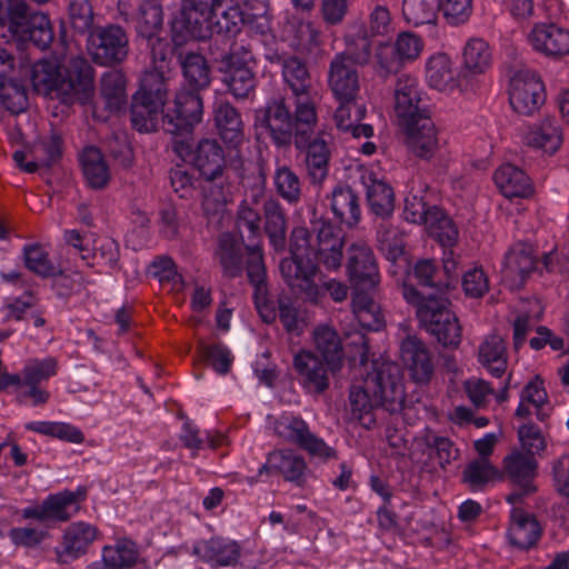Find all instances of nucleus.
I'll return each mask as SVG.
<instances>
[{"instance_id":"nucleus-1","label":"nucleus","mask_w":569,"mask_h":569,"mask_svg":"<svg viewBox=\"0 0 569 569\" xmlns=\"http://www.w3.org/2000/svg\"><path fill=\"white\" fill-rule=\"evenodd\" d=\"M313 236L306 228H296L291 233V257L280 261V273L286 283L306 300L318 303L321 297V288L317 286L315 278L319 272L316 260L327 270H338L343 258L342 231L330 222L321 221L315 227Z\"/></svg>"},{"instance_id":"nucleus-2","label":"nucleus","mask_w":569,"mask_h":569,"mask_svg":"<svg viewBox=\"0 0 569 569\" xmlns=\"http://www.w3.org/2000/svg\"><path fill=\"white\" fill-rule=\"evenodd\" d=\"M351 415L365 428L375 425L373 411L380 407L393 413L405 403V389L399 367L389 361H373L366 376L350 388Z\"/></svg>"},{"instance_id":"nucleus-3","label":"nucleus","mask_w":569,"mask_h":569,"mask_svg":"<svg viewBox=\"0 0 569 569\" xmlns=\"http://www.w3.org/2000/svg\"><path fill=\"white\" fill-rule=\"evenodd\" d=\"M93 72V68L82 57H74L69 61L66 77L57 62L39 60L31 67L30 80L39 94L54 93L63 103L84 104L90 101L94 91Z\"/></svg>"},{"instance_id":"nucleus-4","label":"nucleus","mask_w":569,"mask_h":569,"mask_svg":"<svg viewBox=\"0 0 569 569\" xmlns=\"http://www.w3.org/2000/svg\"><path fill=\"white\" fill-rule=\"evenodd\" d=\"M291 113L284 98H274L261 110V126L277 147H287L292 139L298 149H305L315 133L318 122L317 109L311 108L309 116L300 112L299 103L293 101Z\"/></svg>"},{"instance_id":"nucleus-5","label":"nucleus","mask_w":569,"mask_h":569,"mask_svg":"<svg viewBox=\"0 0 569 569\" xmlns=\"http://www.w3.org/2000/svg\"><path fill=\"white\" fill-rule=\"evenodd\" d=\"M405 300L416 308L421 326L436 337L443 347L457 348L461 342L462 328L455 312L449 308V300L439 295H425L412 284L403 283L401 288Z\"/></svg>"},{"instance_id":"nucleus-6","label":"nucleus","mask_w":569,"mask_h":569,"mask_svg":"<svg viewBox=\"0 0 569 569\" xmlns=\"http://www.w3.org/2000/svg\"><path fill=\"white\" fill-rule=\"evenodd\" d=\"M192 164L200 176L209 183H214L218 190L211 194H204L202 208L206 213L217 211L227 203L223 192L226 181L227 157L221 144L214 139H202L191 152Z\"/></svg>"},{"instance_id":"nucleus-7","label":"nucleus","mask_w":569,"mask_h":569,"mask_svg":"<svg viewBox=\"0 0 569 569\" xmlns=\"http://www.w3.org/2000/svg\"><path fill=\"white\" fill-rule=\"evenodd\" d=\"M9 30L20 42H31L40 50L47 49L53 41V30L49 18L43 13H28L24 2L11 10Z\"/></svg>"},{"instance_id":"nucleus-8","label":"nucleus","mask_w":569,"mask_h":569,"mask_svg":"<svg viewBox=\"0 0 569 569\" xmlns=\"http://www.w3.org/2000/svg\"><path fill=\"white\" fill-rule=\"evenodd\" d=\"M217 8L200 7L182 0L179 14L172 22V41L182 44L188 39L204 40L212 36V19Z\"/></svg>"},{"instance_id":"nucleus-9","label":"nucleus","mask_w":569,"mask_h":569,"mask_svg":"<svg viewBox=\"0 0 569 569\" xmlns=\"http://www.w3.org/2000/svg\"><path fill=\"white\" fill-rule=\"evenodd\" d=\"M86 498V490H64L50 495L42 503L22 510V518L37 520L41 523L64 522L79 510V502Z\"/></svg>"},{"instance_id":"nucleus-10","label":"nucleus","mask_w":569,"mask_h":569,"mask_svg":"<svg viewBox=\"0 0 569 569\" xmlns=\"http://www.w3.org/2000/svg\"><path fill=\"white\" fill-rule=\"evenodd\" d=\"M203 103L198 90L183 89L174 98L173 114L162 116L163 129L173 136L190 133L202 120Z\"/></svg>"},{"instance_id":"nucleus-11","label":"nucleus","mask_w":569,"mask_h":569,"mask_svg":"<svg viewBox=\"0 0 569 569\" xmlns=\"http://www.w3.org/2000/svg\"><path fill=\"white\" fill-rule=\"evenodd\" d=\"M92 58L99 64H113L123 61L129 52L126 31L116 24L94 29L90 34Z\"/></svg>"},{"instance_id":"nucleus-12","label":"nucleus","mask_w":569,"mask_h":569,"mask_svg":"<svg viewBox=\"0 0 569 569\" xmlns=\"http://www.w3.org/2000/svg\"><path fill=\"white\" fill-rule=\"evenodd\" d=\"M509 101L512 109L522 116L536 112L545 102V89L535 72L517 71L510 80Z\"/></svg>"},{"instance_id":"nucleus-13","label":"nucleus","mask_w":569,"mask_h":569,"mask_svg":"<svg viewBox=\"0 0 569 569\" xmlns=\"http://www.w3.org/2000/svg\"><path fill=\"white\" fill-rule=\"evenodd\" d=\"M393 108L399 126L429 116L417 78L409 74L397 78L393 89Z\"/></svg>"},{"instance_id":"nucleus-14","label":"nucleus","mask_w":569,"mask_h":569,"mask_svg":"<svg viewBox=\"0 0 569 569\" xmlns=\"http://www.w3.org/2000/svg\"><path fill=\"white\" fill-rule=\"evenodd\" d=\"M277 435L289 442L298 445L311 457L320 460H328L337 457L333 448L329 447L322 439L310 432L308 425L301 418H283L276 422Z\"/></svg>"},{"instance_id":"nucleus-15","label":"nucleus","mask_w":569,"mask_h":569,"mask_svg":"<svg viewBox=\"0 0 569 569\" xmlns=\"http://www.w3.org/2000/svg\"><path fill=\"white\" fill-rule=\"evenodd\" d=\"M347 272L356 290H373L380 282L377 261L371 248L362 241L352 243L348 250Z\"/></svg>"},{"instance_id":"nucleus-16","label":"nucleus","mask_w":569,"mask_h":569,"mask_svg":"<svg viewBox=\"0 0 569 569\" xmlns=\"http://www.w3.org/2000/svg\"><path fill=\"white\" fill-rule=\"evenodd\" d=\"M533 51L555 60L569 54V29L553 22L535 23L527 34Z\"/></svg>"},{"instance_id":"nucleus-17","label":"nucleus","mask_w":569,"mask_h":569,"mask_svg":"<svg viewBox=\"0 0 569 569\" xmlns=\"http://www.w3.org/2000/svg\"><path fill=\"white\" fill-rule=\"evenodd\" d=\"M282 76L293 101L301 108L300 112L309 116L311 108L317 109V94L312 92L311 77L305 62L296 57L284 59Z\"/></svg>"},{"instance_id":"nucleus-18","label":"nucleus","mask_w":569,"mask_h":569,"mask_svg":"<svg viewBox=\"0 0 569 569\" xmlns=\"http://www.w3.org/2000/svg\"><path fill=\"white\" fill-rule=\"evenodd\" d=\"M293 368L299 383L307 392L321 395L329 388L328 363L312 351H299L293 358Z\"/></svg>"},{"instance_id":"nucleus-19","label":"nucleus","mask_w":569,"mask_h":569,"mask_svg":"<svg viewBox=\"0 0 569 569\" xmlns=\"http://www.w3.org/2000/svg\"><path fill=\"white\" fill-rule=\"evenodd\" d=\"M538 263L535 248L529 243L518 242L510 248L505 257L502 279L511 289H519L537 270Z\"/></svg>"},{"instance_id":"nucleus-20","label":"nucleus","mask_w":569,"mask_h":569,"mask_svg":"<svg viewBox=\"0 0 569 569\" xmlns=\"http://www.w3.org/2000/svg\"><path fill=\"white\" fill-rule=\"evenodd\" d=\"M405 143L416 157L430 160L439 149L438 131L430 116L400 126Z\"/></svg>"},{"instance_id":"nucleus-21","label":"nucleus","mask_w":569,"mask_h":569,"mask_svg":"<svg viewBox=\"0 0 569 569\" xmlns=\"http://www.w3.org/2000/svg\"><path fill=\"white\" fill-rule=\"evenodd\" d=\"M98 529L86 522H76L67 527L59 546L56 548L57 561L66 565L84 555L97 539Z\"/></svg>"},{"instance_id":"nucleus-22","label":"nucleus","mask_w":569,"mask_h":569,"mask_svg":"<svg viewBox=\"0 0 569 569\" xmlns=\"http://www.w3.org/2000/svg\"><path fill=\"white\" fill-rule=\"evenodd\" d=\"M522 142L535 150L553 154L563 143L562 128L557 118L545 117L527 127Z\"/></svg>"},{"instance_id":"nucleus-23","label":"nucleus","mask_w":569,"mask_h":569,"mask_svg":"<svg viewBox=\"0 0 569 569\" xmlns=\"http://www.w3.org/2000/svg\"><path fill=\"white\" fill-rule=\"evenodd\" d=\"M328 84L339 101L356 100L360 90L359 73L347 57L335 56L329 66Z\"/></svg>"},{"instance_id":"nucleus-24","label":"nucleus","mask_w":569,"mask_h":569,"mask_svg":"<svg viewBox=\"0 0 569 569\" xmlns=\"http://www.w3.org/2000/svg\"><path fill=\"white\" fill-rule=\"evenodd\" d=\"M401 359L417 383H428L433 375V363L426 343L417 337L401 342Z\"/></svg>"},{"instance_id":"nucleus-25","label":"nucleus","mask_w":569,"mask_h":569,"mask_svg":"<svg viewBox=\"0 0 569 569\" xmlns=\"http://www.w3.org/2000/svg\"><path fill=\"white\" fill-rule=\"evenodd\" d=\"M32 160L26 161L27 154L23 151H16L12 156L16 164L28 173H33L40 168H49L62 154V139L59 134L52 133L33 144L31 150Z\"/></svg>"},{"instance_id":"nucleus-26","label":"nucleus","mask_w":569,"mask_h":569,"mask_svg":"<svg viewBox=\"0 0 569 569\" xmlns=\"http://www.w3.org/2000/svg\"><path fill=\"white\" fill-rule=\"evenodd\" d=\"M541 532L542 529L532 513L519 507L512 508L508 527V539L513 547L520 550H528L535 547L540 539Z\"/></svg>"},{"instance_id":"nucleus-27","label":"nucleus","mask_w":569,"mask_h":569,"mask_svg":"<svg viewBox=\"0 0 569 569\" xmlns=\"http://www.w3.org/2000/svg\"><path fill=\"white\" fill-rule=\"evenodd\" d=\"M307 465L305 459L292 450H276L268 456L267 463L259 469V475L276 472L287 481L302 486Z\"/></svg>"},{"instance_id":"nucleus-28","label":"nucleus","mask_w":569,"mask_h":569,"mask_svg":"<svg viewBox=\"0 0 569 569\" xmlns=\"http://www.w3.org/2000/svg\"><path fill=\"white\" fill-rule=\"evenodd\" d=\"M181 46L177 44L174 56L182 69L188 88L198 91L206 89L211 81V70L206 58L193 50H186Z\"/></svg>"},{"instance_id":"nucleus-29","label":"nucleus","mask_w":569,"mask_h":569,"mask_svg":"<svg viewBox=\"0 0 569 569\" xmlns=\"http://www.w3.org/2000/svg\"><path fill=\"white\" fill-rule=\"evenodd\" d=\"M263 231L271 246L277 250H283L287 236V216L280 202L273 197L267 198L262 203Z\"/></svg>"},{"instance_id":"nucleus-30","label":"nucleus","mask_w":569,"mask_h":569,"mask_svg":"<svg viewBox=\"0 0 569 569\" xmlns=\"http://www.w3.org/2000/svg\"><path fill=\"white\" fill-rule=\"evenodd\" d=\"M493 180L506 198H527L533 191L530 178L513 164L499 167Z\"/></svg>"},{"instance_id":"nucleus-31","label":"nucleus","mask_w":569,"mask_h":569,"mask_svg":"<svg viewBox=\"0 0 569 569\" xmlns=\"http://www.w3.org/2000/svg\"><path fill=\"white\" fill-rule=\"evenodd\" d=\"M137 33L142 37L160 34L163 27V9L160 0H138L132 20Z\"/></svg>"},{"instance_id":"nucleus-32","label":"nucleus","mask_w":569,"mask_h":569,"mask_svg":"<svg viewBox=\"0 0 569 569\" xmlns=\"http://www.w3.org/2000/svg\"><path fill=\"white\" fill-rule=\"evenodd\" d=\"M313 342L330 371H338L343 361V348L337 331L326 325L319 326L313 331Z\"/></svg>"},{"instance_id":"nucleus-33","label":"nucleus","mask_w":569,"mask_h":569,"mask_svg":"<svg viewBox=\"0 0 569 569\" xmlns=\"http://www.w3.org/2000/svg\"><path fill=\"white\" fill-rule=\"evenodd\" d=\"M82 172L87 184L94 190H103L111 180V172L102 153L96 147H87L81 154Z\"/></svg>"},{"instance_id":"nucleus-34","label":"nucleus","mask_w":569,"mask_h":569,"mask_svg":"<svg viewBox=\"0 0 569 569\" xmlns=\"http://www.w3.org/2000/svg\"><path fill=\"white\" fill-rule=\"evenodd\" d=\"M537 462L532 455L513 452L505 458V471L515 485L523 489V493H532L536 487L532 479Z\"/></svg>"},{"instance_id":"nucleus-35","label":"nucleus","mask_w":569,"mask_h":569,"mask_svg":"<svg viewBox=\"0 0 569 569\" xmlns=\"http://www.w3.org/2000/svg\"><path fill=\"white\" fill-rule=\"evenodd\" d=\"M478 360L491 375L501 377L508 367L507 346L502 337H486L479 345Z\"/></svg>"},{"instance_id":"nucleus-36","label":"nucleus","mask_w":569,"mask_h":569,"mask_svg":"<svg viewBox=\"0 0 569 569\" xmlns=\"http://www.w3.org/2000/svg\"><path fill=\"white\" fill-rule=\"evenodd\" d=\"M330 208L335 217L348 227L356 226L361 217L359 198L349 187H336L330 197Z\"/></svg>"},{"instance_id":"nucleus-37","label":"nucleus","mask_w":569,"mask_h":569,"mask_svg":"<svg viewBox=\"0 0 569 569\" xmlns=\"http://www.w3.org/2000/svg\"><path fill=\"white\" fill-rule=\"evenodd\" d=\"M194 553L207 561H212L219 566H230L237 562L240 548L234 541H228L222 538H212L202 540L194 546Z\"/></svg>"},{"instance_id":"nucleus-38","label":"nucleus","mask_w":569,"mask_h":569,"mask_svg":"<svg viewBox=\"0 0 569 569\" xmlns=\"http://www.w3.org/2000/svg\"><path fill=\"white\" fill-rule=\"evenodd\" d=\"M365 108L358 106L356 100L340 101L333 117L337 128L350 131L355 138H371L373 128L370 124L359 123L365 117Z\"/></svg>"},{"instance_id":"nucleus-39","label":"nucleus","mask_w":569,"mask_h":569,"mask_svg":"<svg viewBox=\"0 0 569 569\" xmlns=\"http://www.w3.org/2000/svg\"><path fill=\"white\" fill-rule=\"evenodd\" d=\"M100 94L111 112L124 109L128 103L126 76L120 70L106 72L100 81Z\"/></svg>"},{"instance_id":"nucleus-40","label":"nucleus","mask_w":569,"mask_h":569,"mask_svg":"<svg viewBox=\"0 0 569 569\" xmlns=\"http://www.w3.org/2000/svg\"><path fill=\"white\" fill-rule=\"evenodd\" d=\"M163 104L134 94L131 103V122L140 132H151L158 129L162 119Z\"/></svg>"},{"instance_id":"nucleus-41","label":"nucleus","mask_w":569,"mask_h":569,"mask_svg":"<svg viewBox=\"0 0 569 569\" xmlns=\"http://www.w3.org/2000/svg\"><path fill=\"white\" fill-rule=\"evenodd\" d=\"M214 121L220 137L233 144L243 140V122L238 110L229 102H221L214 110Z\"/></svg>"},{"instance_id":"nucleus-42","label":"nucleus","mask_w":569,"mask_h":569,"mask_svg":"<svg viewBox=\"0 0 569 569\" xmlns=\"http://www.w3.org/2000/svg\"><path fill=\"white\" fill-rule=\"evenodd\" d=\"M548 400V395L542 386V381L537 377L527 383L520 395V403L516 409V417L520 419L528 418L535 409L537 418L543 421L549 415L545 410V405Z\"/></svg>"},{"instance_id":"nucleus-43","label":"nucleus","mask_w":569,"mask_h":569,"mask_svg":"<svg viewBox=\"0 0 569 569\" xmlns=\"http://www.w3.org/2000/svg\"><path fill=\"white\" fill-rule=\"evenodd\" d=\"M365 291H355L352 311L362 328L377 331L383 327V315L380 306Z\"/></svg>"},{"instance_id":"nucleus-44","label":"nucleus","mask_w":569,"mask_h":569,"mask_svg":"<svg viewBox=\"0 0 569 569\" xmlns=\"http://www.w3.org/2000/svg\"><path fill=\"white\" fill-rule=\"evenodd\" d=\"M307 148V170L312 183H322L328 176L330 151L323 139L308 140Z\"/></svg>"},{"instance_id":"nucleus-45","label":"nucleus","mask_w":569,"mask_h":569,"mask_svg":"<svg viewBox=\"0 0 569 569\" xmlns=\"http://www.w3.org/2000/svg\"><path fill=\"white\" fill-rule=\"evenodd\" d=\"M498 479H500V473L489 459H475L466 466L462 472V481L471 491H480Z\"/></svg>"},{"instance_id":"nucleus-46","label":"nucleus","mask_w":569,"mask_h":569,"mask_svg":"<svg viewBox=\"0 0 569 569\" xmlns=\"http://www.w3.org/2000/svg\"><path fill=\"white\" fill-rule=\"evenodd\" d=\"M463 67L472 74L485 73L492 63V54L488 43L480 38L467 41L463 52Z\"/></svg>"},{"instance_id":"nucleus-47","label":"nucleus","mask_w":569,"mask_h":569,"mask_svg":"<svg viewBox=\"0 0 569 569\" xmlns=\"http://www.w3.org/2000/svg\"><path fill=\"white\" fill-rule=\"evenodd\" d=\"M223 82L238 100L249 99L254 93L256 77L251 67H226Z\"/></svg>"},{"instance_id":"nucleus-48","label":"nucleus","mask_w":569,"mask_h":569,"mask_svg":"<svg viewBox=\"0 0 569 569\" xmlns=\"http://www.w3.org/2000/svg\"><path fill=\"white\" fill-rule=\"evenodd\" d=\"M438 12L439 0H403L402 3L406 21L415 27L435 23Z\"/></svg>"},{"instance_id":"nucleus-49","label":"nucleus","mask_w":569,"mask_h":569,"mask_svg":"<svg viewBox=\"0 0 569 569\" xmlns=\"http://www.w3.org/2000/svg\"><path fill=\"white\" fill-rule=\"evenodd\" d=\"M427 81L437 90H447L455 84L451 61L446 54H437L429 59L426 69Z\"/></svg>"},{"instance_id":"nucleus-50","label":"nucleus","mask_w":569,"mask_h":569,"mask_svg":"<svg viewBox=\"0 0 569 569\" xmlns=\"http://www.w3.org/2000/svg\"><path fill=\"white\" fill-rule=\"evenodd\" d=\"M367 199L371 211L380 217H389L395 209L392 188L380 180H372L367 189Z\"/></svg>"},{"instance_id":"nucleus-51","label":"nucleus","mask_w":569,"mask_h":569,"mask_svg":"<svg viewBox=\"0 0 569 569\" xmlns=\"http://www.w3.org/2000/svg\"><path fill=\"white\" fill-rule=\"evenodd\" d=\"M167 80L164 70L154 68L146 71L140 80V88L134 94L164 106L168 99Z\"/></svg>"},{"instance_id":"nucleus-52","label":"nucleus","mask_w":569,"mask_h":569,"mask_svg":"<svg viewBox=\"0 0 569 569\" xmlns=\"http://www.w3.org/2000/svg\"><path fill=\"white\" fill-rule=\"evenodd\" d=\"M26 428L72 443H82L84 441L82 431L66 422L36 421L27 423Z\"/></svg>"},{"instance_id":"nucleus-53","label":"nucleus","mask_w":569,"mask_h":569,"mask_svg":"<svg viewBox=\"0 0 569 569\" xmlns=\"http://www.w3.org/2000/svg\"><path fill=\"white\" fill-rule=\"evenodd\" d=\"M377 239L380 250L388 260L396 261L405 253V233L399 228L387 222L381 223L378 229Z\"/></svg>"},{"instance_id":"nucleus-54","label":"nucleus","mask_w":569,"mask_h":569,"mask_svg":"<svg viewBox=\"0 0 569 569\" xmlns=\"http://www.w3.org/2000/svg\"><path fill=\"white\" fill-rule=\"evenodd\" d=\"M426 447L430 458H436L438 466L445 470L452 461H456L459 456V449L453 441L443 436L428 433L425 437Z\"/></svg>"},{"instance_id":"nucleus-55","label":"nucleus","mask_w":569,"mask_h":569,"mask_svg":"<svg viewBox=\"0 0 569 569\" xmlns=\"http://www.w3.org/2000/svg\"><path fill=\"white\" fill-rule=\"evenodd\" d=\"M367 31L346 36V51L338 56L347 57L350 64L367 66L371 60V40Z\"/></svg>"},{"instance_id":"nucleus-56","label":"nucleus","mask_w":569,"mask_h":569,"mask_svg":"<svg viewBox=\"0 0 569 569\" xmlns=\"http://www.w3.org/2000/svg\"><path fill=\"white\" fill-rule=\"evenodd\" d=\"M421 192L423 190L408 192L405 199L403 217L411 223L427 227L431 220V213L440 209L436 206H429Z\"/></svg>"},{"instance_id":"nucleus-57","label":"nucleus","mask_w":569,"mask_h":569,"mask_svg":"<svg viewBox=\"0 0 569 569\" xmlns=\"http://www.w3.org/2000/svg\"><path fill=\"white\" fill-rule=\"evenodd\" d=\"M150 273L162 286H168L171 291L180 292L184 288L182 276L178 272L173 260L168 256L157 257L150 264Z\"/></svg>"},{"instance_id":"nucleus-58","label":"nucleus","mask_w":569,"mask_h":569,"mask_svg":"<svg viewBox=\"0 0 569 569\" xmlns=\"http://www.w3.org/2000/svg\"><path fill=\"white\" fill-rule=\"evenodd\" d=\"M278 194L289 203H297L301 198V181L288 166H279L273 177Z\"/></svg>"},{"instance_id":"nucleus-59","label":"nucleus","mask_w":569,"mask_h":569,"mask_svg":"<svg viewBox=\"0 0 569 569\" xmlns=\"http://www.w3.org/2000/svg\"><path fill=\"white\" fill-rule=\"evenodd\" d=\"M58 372V361L53 357L30 359L22 370L23 385H40Z\"/></svg>"},{"instance_id":"nucleus-60","label":"nucleus","mask_w":569,"mask_h":569,"mask_svg":"<svg viewBox=\"0 0 569 569\" xmlns=\"http://www.w3.org/2000/svg\"><path fill=\"white\" fill-rule=\"evenodd\" d=\"M1 104L12 114L23 112L28 107V96L23 86L13 79L0 83Z\"/></svg>"},{"instance_id":"nucleus-61","label":"nucleus","mask_w":569,"mask_h":569,"mask_svg":"<svg viewBox=\"0 0 569 569\" xmlns=\"http://www.w3.org/2000/svg\"><path fill=\"white\" fill-rule=\"evenodd\" d=\"M403 66V62L398 57L395 47L390 43H380L376 48L373 69L381 78L397 73Z\"/></svg>"},{"instance_id":"nucleus-62","label":"nucleus","mask_w":569,"mask_h":569,"mask_svg":"<svg viewBox=\"0 0 569 569\" xmlns=\"http://www.w3.org/2000/svg\"><path fill=\"white\" fill-rule=\"evenodd\" d=\"M261 216L259 208L247 206V202H241L237 211V226L240 231L243 229L248 232V238L252 244L260 243L262 236Z\"/></svg>"},{"instance_id":"nucleus-63","label":"nucleus","mask_w":569,"mask_h":569,"mask_svg":"<svg viewBox=\"0 0 569 569\" xmlns=\"http://www.w3.org/2000/svg\"><path fill=\"white\" fill-rule=\"evenodd\" d=\"M23 258L26 267L33 273L41 277H49L54 273V267L49 259V254L41 244H27L23 248Z\"/></svg>"},{"instance_id":"nucleus-64","label":"nucleus","mask_w":569,"mask_h":569,"mask_svg":"<svg viewBox=\"0 0 569 569\" xmlns=\"http://www.w3.org/2000/svg\"><path fill=\"white\" fill-rule=\"evenodd\" d=\"M429 224L426 227L442 246H452L458 238V230L452 220L440 209L431 213Z\"/></svg>"}]
</instances>
